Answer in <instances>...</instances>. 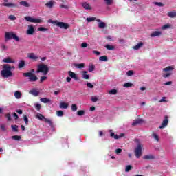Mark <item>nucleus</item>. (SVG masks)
I'll use <instances>...</instances> for the list:
<instances>
[{
  "label": "nucleus",
  "instance_id": "nucleus-21",
  "mask_svg": "<svg viewBox=\"0 0 176 176\" xmlns=\"http://www.w3.org/2000/svg\"><path fill=\"white\" fill-rule=\"evenodd\" d=\"M19 5H20L21 6H24V8H30V6H31L28 3V2L25 1L19 2Z\"/></svg>",
  "mask_w": 176,
  "mask_h": 176
},
{
  "label": "nucleus",
  "instance_id": "nucleus-64",
  "mask_svg": "<svg viewBox=\"0 0 176 176\" xmlns=\"http://www.w3.org/2000/svg\"><path fill=\"white\" fill-rule=\"evenodd\" d=\"M164 85L165 86H168V85H173V82H172V81H168V82L164 83Z\"/></svg>",
  "mask_w": 176,
  "mask_h": 176
},
{
  "label": "nucleus",
  "instance_id": "nucleus-54",
  "mask_svg": "<svg viewBox=\"0 0 176 176\" xmlns=\"http://www.w3.org/2000/svg\"><path fill=\"white\" fill-rule=\"evenodd\" d=\"M60 8H62L63 9H69V6H67V5H64V4H60L59 5Z\"/></svg>",
  "mask_w": 176,
  "mask_h": 176
},
{
  "label": "nucleus",
  "instance_id": "nucleus-38",
  "mask_svg": "<svg viewBox=\"0 0 176 176\" xmlns=\"http://www.w3.org/2000/svg\"><path fill=\"white\" fill-rule=\"evenodd\" d=\"M168 28H171V25L170 23L165 24L162 26V30H168Z\"/></svg>",
  "mask_w": 176,
  "mask_h": 176
},
{
  "label": "nucleus",
  "instance_id": "nucleus-24",
  "mask_svg": "<svg viewBox=\"0 0 176 176\" xmlns=\"http://www.w3.org/2000/svg\"><path fill=\"white\" fill-rule=\"evenodd\" d=\"M144 159L145 160H153V159H155V156L153 155H147L144 156Z\"/></svg>",
  "mask_w": 176,
  "mask_h": 176
},
{
  "label": "nucleus",
  "instance_id": "nucleus-40",
  "mask_svg": "<svg viewBox=\"0 0 176 176\" xmlns=\"http://www.w3.org/2000/svg\"><path fill=\"white\" fill-rule=\"evenodd\" d=\"M56 115L57 116L61 117V116H64V111L59 110L56 111Z\"/></svg>",
  "mask_w": 176,
  "mask_h": 176
},
{
  "label": "nucleus",
  "instance_id": "nucleus-2",
  "mask_svg": "<svg viewBox=\"0 0 176 176\" xmlns=\"http://www.w3.org/2000/svg\"><path fill=\"white\" fill-rule=\"evenodd\" d=\"M34 72H35V69H32L30 72L23 73V76L25 78H29L30 82H36V80H38V76H36V75L34 74Z\"/></svg>",
  "mask_w": 176,
  "mask_h": 176
},
{
  "label": "nucleus",
  "instance_id": "nucleus-26",
  "mask_svg": "<svg viewBox=\"0 0 176 176\" xmlns=\"http://www.w3.org/2000/svg\"><path fill=\"white\" fill-rule=\"evenodd\" d=\"M36 118L38 119V120H43L44 122H45V120L46 119V118H45V116H43V115H42L41 113H38Z\"/></svg>",
  "mask_w": 176,
  "mask_h": 176
},
{
  "label": "nucleus",
  "instance_id": "nucleus-18",
  "mask_svg": "<svg viewBox=\"0 0 176 176\" xmlns=\"http://www.w3.org/2000/svg\"><path fill=\"white\" fill-rule=\"evenodd\" d=\"M68 74L70 76V78H72V79H75V80H78V76H76V74L74 73V72L69 71Z\"/></svg>",
  "mask_w": 176,
  "mask_h": 176
},
{
  "label": "nucleus",
  "instance_id": "nucleus-34",
  "mask_svg": "<svg viewBox=\"0 0 176 176\" xmlns=\"http://www.w3.org/2000/svg\"><path fill=\"white\" fill-rule=\"evenodd\" d=\"M11 128L12 129V131H14V133H17L19 131V126L17 125H11Z\"/></svg>",
  "mask_w": 176,
  "mask_h": 176
},
{
  "label": "nucleus",
  "instance_id": "nucleus-50",
  "mask_svg": "<svg viewBox=\"0 0 176 176\" xmlns=\"http://www.w3.org/2000/svg\"><path fill=\"white\" fill-rule=\"evenodd\" d=\"M35 108L36 111H41V108H42V106L41 105V104L37 103L35 104Z\"/></svg>",
  "mask_w": 176,
  "mask_h": 176
},
{
  "label": "nucleus",
  "instance_id": "nucleus-63",
  "mask_svg": "<svg viewBox=\"0 0 176 176\" xmlns=\"http://www.w3.org/2000/svg\"><path fill=\"white\" fill-rule=\"evenodd\" d=\"M87 46H88L87 43H82L81 44V47H82V48L87 47Z\"/></svg>",
  "mask_w": 176,
  "mask_h": 176
},
{
  "label": "nucleus",
  "instance_id": "nucleus-44",
  "mask_svg": "<svg viewBox=\"0 0 176 176\" xmlns=\"http://www.w3.org/2000/svg\"><path fill=\"white\" fill-rule=\"evenodd\" d=\"M126 75L128 76H133V75H134V71L129 70L128 72H126Z\"/></svg>",
  "mask_w": 176,
  "mask_h": 176
},
{
  "label": "nucleus",
  "instance_id": "nucleus-4",
  "mask_svg": "<svg viewBox=\"0 0 176 176\" xmlns=\"http://www.w3.org/2000/svg\"><path fill=\"white\" fill-rule=\"evenodd\" d=\"M6 41H10V39H14L16 42L20 41V38L17 36L16 34H14L13 32H5Z\"/></svg>",
  "mask_w": 176,
  "mask_h": 176
},
{
  "label": "nucleus",
  "instance_id": "nucleus-10",
  "mask_svg": "<svg viewBox=\"0 0 176 176\" xmlns=\"http://www.w3.org/2000/svg\"><path fill=\"white\" fill-rule=\"evenodd\" d=\"M35 32V28L32 25H28V30H27L28 35H32Z\"/></svg>",
  "mask_w": 176,
  "mask_h": 176
},
{
  "label": "nucleus",
  "instance_id": "nucleus-37",
  "mask_svg": "<svg viewBox=\"0 0 176 176\" xmlns=\"http://www.w3.org/2000/svg\"><path fill=\"white\" fill-rule=\"evenodd\" d=\"M75 67L78 69L85 68V63L76 64Z\"/></svg>",
  "mask_w": 176,
  "mask_h": 176
},
{
  "label": "nucleus",
  "instance_id": "nucleus-61",
  "mask_svg": "<svg viewBox=\"0 0 176 176\" xmlns=\"http://www.w3.org/2000/svg\"><path fill=\"white\" fill-rule=\"evenodd\" d=\"M0 128L1 129L2 131H6V126H5V124H1Z\"/></svg>",
  "mask_w": 176,
  "mask_h": 176
},
{
  "label": "nucleus",
  "instance_id": "nucleus-7",
  "mask_svg": "<svg viewBox=\"0 0 176 176\" xmlns=\"http://www.w3.org/2000/svg\"><path fill=\"white\" fill-rule=\"evenodd\" d=\"M25 20H26V21H29V23H43V21L41 19L32 18L30 16H25Z\"/></svg>",
  "mask_w": 176,
  "mask_h": 176
},
{
  "label": "nucleus",
  "instance_id": "nucleus-14",
  "mask_svg": "<svg viewBox=\"0 0 176 176\" xmlns=\"http://www.w3.org/2000/svg\"><path fill=\"white\" fill-rule=\"evenodd\" d=\"M28 58H30V60H34L35 61H36V60H38V56H36V55H35V53H29L28 55Z\"/></svg>",
  "mask_w": 176,
  "mask_h": 176
},
{
  "label": "nucleus",
  "instance_id": "nucleus-27",
  "mask_svg": "<svg viewBox=\"0 0 176 176\" xmlns=\"http://www.w3.org/2000/svg\"><path fill=\"white\" fill-rule=\"evenodd\" d=\"M45 123H47L48 124H50V127H54V125L53 124V122L52 121V120L46 118L45 120Z\"/></svg>",
  "mask_w": 176,
  "mask_h": 176
},
{
  "label": "nucleus",
  "instance_id": "nucleus-46",
  "mask_svg": "<svg viewBox=\"0 0 176 176\" xmlns=\"http://www.w3.org/2000/svg\"><path fill=\"white\" fill-rule=\"evenodd\" d=\"M152 137H153V138H155V140H156V141H160V138H159V135H157L156 133H153V134H152Z\"/></svg>",
  "mask_w": 176,
  "mask_h": 176
},
{
  "label": "nucleus",
  "instance_id": "nucleus-30",
  "mask_svg": "<svg viewBox=\"0 0 176 176\" xmlns=\"http://www.w3.org/2000/svg\"><path fill=\"white\" fill-rule=\"evenodd\" d=\"M174 69V67H173V66H168L166 68L163 69V71L164 72H168L169 71H173Z\"/></svg>",
  "mask_w": 176,
  "mask_h": 176
},
{
  "label": "nucleus",
  "instance_id": "nucleus-62",
  "mask_svg": "<svg viewBox=\"0 0 176 176\" xmlns=\"http://www.w3.org/2000/svg\"><path fill=\"white\" fill-rule=\"evenodd\" d=\"M122 151H123V150H122L121 148H117V149L116 150V153L117 155H119V153H122Z\"/></svg>",
  "mask_w": 176,
  "mask_h": 176
},
{
  "label": "nucleus",
  "instance_id": "nucleus-39",
  "mask_svg": "<svg viewBox=\"0 0 176 176\" xmlns=\"http://www.w3.org/2000/svg\"><path fill=\"white\" fill-rule=\"evenodd\" d=\"M123 87H126V88H129V87H133V83L131 82H126L123 85Z\"/></svg>",
  "mask_w": 176,
  "mask_h": 176
},
{
  "label": "nucleus",
  "instance_id": "nucleus-3",
  "mask_svg": "<svg viewBox=\"0 0 176 176\" xmlns=\"http://www.w3.org/2000/svg\"><path fill=\"white\" fill-rule=\"evenodd\" d=\"M36 74H43V75H47L49 74V67L47 65L40 64L37 66Z\"/></svg>",
  "mask_w": 176,
  "mask_h": 176
},
{
  "label": "nucleus",
  "instance_id": "nucleus-49",
  "mask_svg": "<svg viewBox=\"0 0 176 176\" xmlns=\"http://www.w3.org/2000/svg\"><path fill=\"white\" fill-rule=\"evenodd\" d=\"M46 79H47V76H41L40 78V83H43V82H45V80H46Z\"/></svg>",
  "mask_w": 176,
  "mask_h": 176
},
{
  "label": "nucleus",
  "instance_id": "nucleus-15",
  "mask_svg": "<svg viewBox=\"0 0 176 176\" xmlns=\"http://www.w3.org/2000/svg\"><path fill=\"white\" fill-rule=\"evenodd\" d=\"M144 123V120L138 118L133 121L132 126H137V124H141Z\"/></svg>",
  "mask_w": 176,
  "mask_h": 176
},
{
  "label": "nucleus",
  "instance_id": "nucleus-9",
  "mask_svg": "<svg viewBox=\"0 0 176 176\" xmlns=\"http://www.w3.org/2000/svg\"><path fill=\"white\" fill-rule=\"evenodd\" d=\"M168 124V116H165L160 129H164Z\"/></svg>",
  "mask_w": 176,
  "mask_h": 176
},
{
  "label": "nucleus",
  "instance_id": "nucleus-8",
  "mask_svg": "<svg viewBox=\"0 0 176 176\" xmlns=\"http://www.w3.org/2000/svg\"><path fill=\"white\" fill-rule=\"evenodd\" d=\"M3 3H2V6H5L6 8H19V6L14 3H9V0H3Z\"/></svg>",
  "mask_w": 176,
  "mask_h": 176
},
{
  "label": "nucleus",
  "instance_id": "nucleus-20",
  "mask_svg": "<svg viewBox=\"0 0 176 176\" xmlns=\"http://www.w3.org/2000/svg\"><path fill=\"white\" fill-rule=\"evenodd\" d=\"M142 46H144V43L140 42L136 45L133 46V49L134 50H138V49H140V47H142Z\"/></svg>",
  "mask_w": 176,
  "mask_h": 176
},
{
  "label": "nucleus",
  "instance_id": "nucleus-42",
  "mask_svg": "<svg viewBox=\"0 0 176 176\" xmlns=\"http://www.w3.org/2000/svg\"><path fill=\"white\" fill-rule=\"evenodd\" d=\"M72 111H73L74 112H76V111H78V106H76V104H73L72 105Z\"/></svg>",
  "mask_w": 176,
  "mask_h": 176
},
{
  "label": "nucleus",
  "instance_id": "nucleus-35",
  "mask_svg": "<svg viewBox=\"0 0 176 176\" xmlns=\"http://www.w3.org/2000/svg\"><path fill=\"white\" fill-rule=\"evenodd\" d=\"M100 61H108V56H102L99 58Z\"/></svg>",
  "mask_w": 176,
  "mask_h": 176
},
{
  "label": "nucleus",
  "instance_id": "nucleus-5",
  "mask_svg": "<svg viewBox=\"0 0 176 176\" xmlns=\"http://www.w3.org/2000/svg\"><path fill=\"white\" fill-rule=\"evenodd\" d=\"M142 155V147L141 144H138L137 148H135V156L137 159H140Z\"/></svg>",
  "mask_w": 176,
  "mask_h": 176
},
{
  "label": "nucleus",
  "instance_id": "nucleus-60",
  "mask_svg": "<svg viewBox=\"0 0 176 176\" xmlns=\"http://www.w3.org/2000/svg\"><path fill=\"white\" fill-rule=\"evenodd\" d=\"M8 19H9V20H16V16H14V15H10L9 16H8Z\"/></svg>",
  "mask_w": 176,
  "mask_h": 176
},
{
  "label": "nucleus",
  "instance_id": "nucleus-11",
  "mask_svg": "<svg viewBox=\"0 0 176 176\" xmlns=\"http://www.w3.org/2000/svg\"><path fill=\"white\" fill-rule=\"evenodd\" d=\"M81 5L85 10H91V6H90V3L87 2H83L81 3Z\"/></svg>",
  "mask_w": 176,
  "mask_h": 176
},
{
  "label": "nucleus",
  "instance_id": "nucleus-31",
  "mask_svg": "<svg viewBox=\"0 0 176 176\" xmlns=\"http://www.w3.org/2000/svg\"><path fill=\"white\" fill-rule=\"evenodd\" d=\"M104 47H106L107 50H115V47L109 44L106 45Z\"/></svg>",
  "mask_w": 176,
  "mask_h": 176
},
{
  "label": "nucleus",
  "instance_id": "nucleus-13",
  "mask_svg": "<svg viewBox=\"0 0 176 176\" xmlns=\"http://www.w3.org/2000/svg\"><path fill=\"white\" fill-rule=\"evenodd\" d=\"M3 63H8L10 64H14L16 61L12 59L10 57H8L6 58L3 59Z\"/></svg>",
  "mask_w": 176,
  "mask_h": 176
},
{
  "label": "nucleus",
  "instance_id": "nucleus-47",
  "mask_svg": "<svg viewBox=\"0 0 176 176\" xmlns=\"http://www.w3.org/2000/svg\"><path fill=\"white\" fill-rule=\"evenodd\" d=\"M104 1L105 2L106 5L111 6L113 3V0H104Z\"/></svg>",
  "mask_w": 176,
  "mask_h": 176
},
{
  "label": "nucleus",
  "instance_id": "nucleus-36",
  "mask_svg": "<svg viewBox=\"0 0 176 176\" xmlns=\"http://www.w3.org/2000/svg\"><path fill=\"white\" fill-rule=\"evenodd\" d=\"M87 21H88V23H91V21H97V19L96 17H89L87 18Z\"/></svg>",
  "mask_w": 176,
  "mask_h": 176
},
{
  "label": "nucleus",
  "instance_id": "nucleus-1",
  "mask_svg": "<svg viewBox=\"0 0 176 176\" xmlns=\"http://www.w3.org/2000/svg\"><path fill=\"white\" fill-rule=\"evenodd\" d=\"M1 76L3 78H9L13 76V73L12 72V66L10 65H3V70L1 71Z\"/></svg>",
  "mask_w": 176,
  "mask_h": 176
},
{
  "label": "nucleus",
  "instance_id": "nucleus-45",
  "mask_svg": "<svg viewBox=\"0 0 176 176\" xmlns=\"http://www.w3.org/2000/svg\"><path fill=\"white\" fill-rule=\"evenodd\" d=\"M12 140H15V141H20L21 140V137L19 135L12 136Z\"/></svg>",
  "mask_w": 176,
  "mask_h": 176
},
{
  "label": "nucleus",
  "instance_id": "nucleus-23",
  "mask_svg": "<svg viewBox=\"0 0 176 176\" xmlns=\"http://www.w3.org/2000/svg\"><path fill=\"white\" fill-rule=\"evenodd\" d=\"M45 6L47 8H49V9H52V8H53V6H54V1H51L47 2V3H45Z\"/></svg>",
  "mask_w": 176,
  "mask_h": 176
},
{
  "label": "nucleus",
  "instance_id": "nucleus-6",
  "mask_svg": "<svg viewBox=\"0 0 176 176\" xmlns=\"http://www.w3.org/2000/svg\"><path fill=\"white\" fill-rule=\"evenodd\" d=\"M54 24H56L57 27H59L60 28H63L64 30H68V28H69V25L67 23L54 21Z\"/></svg>",
  "mask_w": 176,
  "mask_h": 176
},
{
  "label": "nucleus",
  "instance_id": "nucleus-43",
  "mask_svg": "<svg viewBox=\"0 0 176 176\" xmlns=\"http://www.w3.org/2000/svg\"><path fill=\"white\" fill-rule=\"evenodd\" d=\"M77 115H78V116H83V115H85V111H83V110L78 111Z\"/></svg>",
  "mask_w": 176,
  "mask_h": 176
},
{
  "label": "nucleus",
  "instance_id": "nucleus-51",
  "mask_svg": "<svg viewBox=\"0 0 176 176\" xmlns=\"http://www.w3.org/2000/svg\"><path fill=\"white\" fill-rule=\"evenodd\" d=\"M154 5H156L157 6H160V8L164 6L163 3L162 2H154Z\"/></svg>",
  "mask_w": 176,
  "mask_h": 176
},
{
  "label": "nucleus",
  "instance_id": "nucleus-22",
  "mask_svg": "<svg viewBox=\"0 0 176 176\" xmlns=\"http://www.w3.org/2000/svg\"><path fill=\"white\" fill-rule=\"evenodd\" d=\"M24 67H25V61L24 60H21L18 65V68L21 69L24 68Z\"/></svg>",
  "mask_w": 176,
  "mask_h": 176
},
{
  "label": "nucleus",
  "instance_id": "nucleus-59",
  "mask_svg": "<svg viewBox=\"0 0 176 176\" xmlns=\"http://www.w3.org/2000/svg\"><path fill=\"white\" fill-rule=\"evenodd\" d=\"M38 31H47V28H43V27H40L38 28Z\"/></svg>",
  "mask_w": 176,
  "mask_h": 176
},
{
  "label": "nucleus",
  "instance_id": "nucleus-19",
  "mask_svg": "<svg viewBox=\"0 0 176 176\" xmlns=\"http://www.w3.org/2000/svg\"><path fill=\"white\" fill-rule=\"evenodd\" d=\"M59 107H60V108H61L62 109H67V108H68V103L64 102H61L59 104Z\"/></svg>",
  "mask_w": 176,
  "mask_h": 176
},
{
  "label": "nucleus",
  "instance_id": "nucleus-16",
  "mask_svg": "<svg viewBox=\"0 0 176 176\" xmlns=\"http://www.w3.org/2000/svg\"><path fill=\"white\" fill-rule=\"evenodd\" d=\"M30 94L34 96V97H38L39 96V91H36V89H33L29 91Z\"/></svg>",
  "mask_w": 176,
  "mask_h": 176
},
{
  "label": "nucleus",
  "instance_id": "nucleus-48",
  "mask_svg": "<svg viewBox=\"0 0 176 176\" xmlns=\"http://www.w3.org/2000/svg\"><path fill=\"white\" fill-rule=\"evenodd\" d=\"M109 94H113V95L117 94H118V90L111 89V90L109 91Z\"/></svg>",
  "mask_w": 176,
  "mask_h": 176
},
{
  "label": "nucleus",
  "instance_id": "nucleus-56",
  "mask_svg": "<svg viewBox=\"0 0 176 176\" xmlns=\"http://www.w3.org/2000/svg\"><path fill=\"white\" fill-rule=\"evenodd\" d=\"M163 78H168V76H171V73H166L162 74Z\"/></svg>",
  "mask_w": 176,
  "mask_h": 176
},
{
  "label": "nucleus",
  "instance_id": "nucleus-28",
  "mask_svg": "<svg viewBox=\"0 0 176 176\" xmlns=\"http://www.w3.org/2000/svg\"><path fill=\"white\" fill-rule=\"evenodd\" d=\"M168 17H170L171 19H174V17H176V12H168Z\"/></svg>",
  "mask_w": 176,
  "mask_h": 176
},
{
  "label": "nucleus",
  "instance_id": "nucleus-55",
  "mask_svg": "<svg viewBox=\"0 0 176 176\" xmlns=\"http://www.w3.org/2000/svg\"><path fill=\"white\" fill-rule=\"evenodd\" d=\"M6 118H7L8 122H10V120H12V116L10 115V113H7L6 115Z\"/></svg>",
  "mask_w": 176,
  "mask_h": 176
},
{
  "label": "nucleus",
  "instance_id": "nucleus-53",
  "mask_svg": "<svg viewBox=\"0 0 176 176\" xmlns=\"http://www.w3.org/2000/svg\"><path fill=\"white\" fill-rule=\"evenodd\" d=\"M91 100L93 102H97V101H98V98H97L96 96H92Z\"/></svg>",
  "mask_w": 176,
  "mask_h": 176
},
{
  "label": "nucleus",
  "instance_id": "nucleus-52",
  "mask_svg": "<svg viewBox=\"0 0 176 176\" xmlns=\"http://www.w3.org/2000/svg\"><path fill=\"white\" fill-rule=\"evenodd\" d=\"M23 120H24L26 126H28V117H27V116H23Z\"/></svg>",
  "mask_w": 176,
  "mask_h": 176
},
{
  "label": "nucleus",
  "instance_id": "nucleus-12",
  "mask_svg": "<svg viewBox=\"0 0 176 176\" xmlns=\"http://www.w3.org/2000/svg\"><path fill=\"white\" fill-rule=\"evenodd\" d=\"M96 21H97L98 23H99L98 24V28L102 29V28H105L107 27V24H105V23H104V22H102V21H101V19H96Z\"/></svg>",
  "mask_w": 176,
  "mask_h": 176
},
{
  "label": "nucleus",
  "instance_id": "nucleus-33",
  "mask_svg": "<svg viewBox=\"0 0 176 176\" xmlns=\"http://www.w3.org/2000/svg\"><path fill=\"white\" fill-rule=\"evenodd\" d=\"M94 69H96V66H94V65H93V64H89V72H93V71H94Z\"/></svg>",
  "mask_w": 176,
  "mask_h": 176
},
{
  "label": "nucleus",
  "instance_id": "nucleus-25",
  "mask_svg": "<svg viewBox=\"0 0 176 176\" xmlns=\"http://www.w3.org/2000/svg\"><path fill=\"white\" fill-rule=\"evenodd\" d=\"M14 96L17 100H20L21 98V92L16 91L14 92Z\"/></svg>",
  "mask_w": 176,
  "mask_h": 176
},
{
  "label": "nucleus",
  "instance_id": "nucleus-17",
  "mask_svg": "<svg viewBox=\"0 0 176 176\" xmlns=\"http://www.w3.org/2000/svg\"><path fill=\"white\" fill-rule=\"evenodd\" d=\"M162 35V32L160 31H155L151 34V38H155V36H160Z\"/></svg>",
  "mask_w": 176,
  "mask_h": 176
},
{
  "label": "nucleus",
  "instance_id": "nucleus-41",
  "mask_svg": "<svg viewBox=\"0 0 176 176\" xmlns=\"http://www.w3.org/2000/svg\"><path fill=\"white\" fill-rule=\"evenodd\" d=\"M131 170H133V166L131 165H127L125 168L126 173H129Z\"/></svg>",
  "mask_w": 176,
  "mask_h": 176
},
{
  "label": "nucleus",
  "instance_id": "nucleus-29",
  "mask_svg": "<svg viewBox=\"0 0 176 176\" xmlns=\"http://www.w3.org/2000/svg\"><path fill=\"white\" fill-rule=\"evenodd\" d=\"M87 74V71H83L82 72V78L83 79H89L90 78V76L89 74Z\"/></svg>",
  "mask_w": 176,
  "mask_h": 176
},
{
  "label": "nucleus",
  "instance_id": "nucleus-32",
  "mask_svg": "<svg viewBox=\"0 0 176 176\" xmlns=\"http://www.w3.org/2000/svg\"><path fill=\"white\" fill-rule=\"evenodd\" d=\"M40 101H41V102H43L44 104H47V102H50V99L43 98L40 99Z\"/></svg>",
  "mask_w": 176,
  "mask_h": 176
},
{
  "label": "nucleus",
  "instance_id": "nucleus-57",
  "mask_svg": "<svg viewBox=\"0 0 176 176\" xmlns=\"http://www.w3.org/2000/svg\"><path fill=\"white\" fill-rule=\"evenodd\" d=\"M1 49L2 51L4 52L5 50H8V46H6L5 44H1Z\"/></svg>",
  "mask_w": 176,
  "mask_h": 176
},
{
  "label": "nucleus",
  "instance_id": "nucleus-58",
  "mask_svg": "<svg viewBox=\"0 0 176 176\" xmlns=\"http://www.w3.org/2000/svg\"><path fill=\"white\" fill-rule=\"evenodd\" d=\"M87 86L89 87V89H93L94 87V85H93V84L91 82H87Z\"/></svg>",
  "mask_w": 176,
  "mask_h": 176
}]
</instances>
